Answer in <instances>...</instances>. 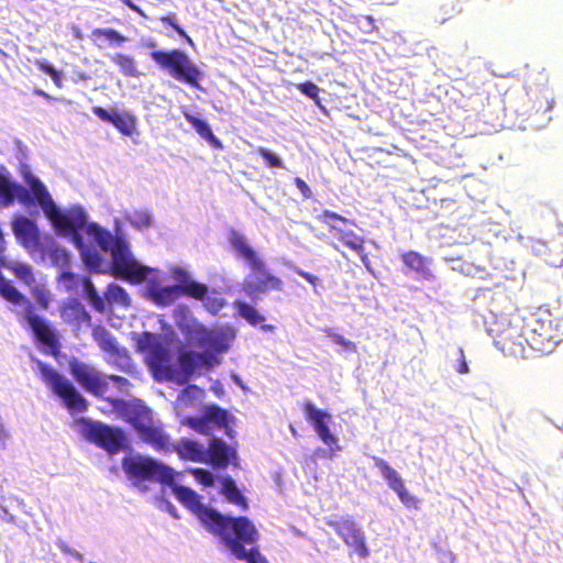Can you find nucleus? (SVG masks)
<instances>
[{"instance_id":"864d4df0","label":"nucleus","mask_w":563,"mask_h":563,"mask_svg":"<svg viewBox=\"0 0 563 563\" xmlns=\"http://www.w3.org/2000/svg\"><path fill=\"white\" fill-rule=\"evenodd\" d=\"M108 379L113 382L120 390H125L131 386L128 378L119 375H109Z\"/></svg>"},{"instance_id":"9b49d317","label":"nucleus","mask_w":563,"mask_h":563,"mask_svg":"<svg viewBox=\"0 0 563 563\" xmlns=\"http://www.w3.org/2000/svg\"><path fill=\"white\" fill-rule=\"evenodd\" d=\"M68 365L70 375L86 391L96 397L103 398L114 408L123 404L120 399L103 397L108 389V382L102 377L101 373L97 368L75 357L69 361Z\"/></svg>"},{"instance_id":"2f4dec72","label":"nucleus","mask_w":563,"mask_h":563,"mask_svg":"<svg viewBox=\"0 0 563 563\" xmlns=\"http://www.w3.org/2000/svg\"><path fill=\"white\" fill-rule=\"evenodd\" d=\"M222 489L221 493L225 496V499L241 507L243 510H246L249 507L247 499L236 487L234 479L230 476L223 477L222 481Z\"/></svg>"},{"instance_id":"09e8293b","label":"nucleus","mask_w":563,"mask_h":563,"mask_svg":"<svg viewBox=\"0 0 563 563\" xmlns=\"http://www.w3.org/2000/svg\"><path fill=\"white\" fill-rule=\"evenodd\" d=\"M190 473L192 474L195 479L197 482H199L200 484H202L203 486H206V487L213 486L214 477L209 471L203 470V468H192L190 471Z\"/></svg>"},{"instance_id":"72a5a7b5","label":"nucleus","mask_w":563,"mask_h":563,"mask_svg":"<svg viewBox=\"0 0 563 563\" xmlns=\"http://www.w3.org/2000/svg\"><path fill=\"white\" fill-rule=\"evenodd\" d=\"M82 287H84L85 297H86L87 301L89 302V305L97 312L103 313L106 311L104 298H102L98 294L95 285L92 284L91 279L88 276L82 277Z\"/></svg>"},{"instance_id":"0eeeda50","label":"nucleus","mask_w":563,"mask_h":563,"mask_svg":"<svg viewBox=\"0 0 563 563\" xmlns=\"http://www.w3.org/2000/svg\"><path fill=\"white\" fill-rule=\"evenodd\" d=\"M151 58L161 68L166 69L175 80L200 89L202 71L185 52L180 49H172L168 52L153 51Z\"/></svg>"},{"instance_id":"680f3d73","label":"nucleus","mask_w":563,"mask_h":563,"mask_svg":"<svg viewBox=\"0 0 563 563\" xmlns=\"http://www.w3.org/2000/svg\"><path fill=\"white\" fill-rule=\"evenodd\" d=\"M556 229L559 235L563 236V216L558 220Z\"/></svg>"},{"instance_id":"5701e85b","label":"nucleus","mask_w":563,"mask_h":563,"mask_svg":"<svg viewBox=\"0 0 563 563\" xmlns=\"http://www.w3.org/2000/svg\"><path fill=\"white\" fill-rule=\"evenodd\" d=\"M518 338L521 340L526 339L523 325L520 328L517 325H509L499 333L497 344L505 352L511 354L523 353L527 342L518 341Z\"/></svg>"},{"instance_id":"20e7f679","label":"nucleus","mask_w":563,"mask_h":563,"mask_svg":"<svg viewBox=\"0 0 563 563\" xmlns=\"http://www.w3.org/2000/svg\"><path fill=\"white\" fill-rule=\"evenodd\" d=\"M219 538L238 560L246 563H268L256 545L258 531L247 517H235Z\"/></svg>"},{"instance_id":"9d476101","label":"nucleus","mask_w":563,"mask_h":563,"mask_svg":"<svg viewBox=\"0 0 563 563\" xmlns=\"http://www.w3.org/2000/svg\"><path fill=\"white\" fill-rule=\"evenodd\" d=\"M327 526L332 528L343 543L361 559L369 556L365 532L351 516L332 517L325 519Z\"/></svg>"},{"instance_id":"b1692460","label":"nucleus","mask_w":563,"mask_h":563,"mask_svg":"<svg viewBox=\"0 0 563 563\" xmlns=\"http://www.w3.org/2000/svg\"><path fill=\"white\" fill-rule=\"evenodd\" d=\"M195 339L200 346L217 353H223L229 349V342L221 331L208 330L203 327L194 330Z\"/></svg>"},{"instance_id":"f257e3e1","label":"nucleus","mask_w":563,"mask_h":563,"mask_svg":"<svg viewBox=\"0 0 563 563\" xmlns=\"http://www.w3.org/2000/svg\"><path fill=\"white\" fill-rule=\"evenodd\" d=\"M135 350L144 354V361L156 382H169L178 386L189 383L200 368H211L218 361L210 352L180 351L178 366L173 365V353L168 341L161 334L148 331L135 334Z\"/></svg>"},{"instance_id":"2eb2a0df","label":"nucleus","mask_w":563,"mask_h":563,"mask_svg":"<svg viewBox=\"0 0 563 563\" xmlns=\"http://www.w3.org/2000/svg\"><path fill=\"white\" fill-rule=\"evenodd\" d=\"M372 459L375 466L379 470L383 478L386 481L388 487L397 494L399 500L407 508L419 509L420 500L407 490L404 481L397 471L382 457L373 456Z\"/></svg>"},{"instance_id":"4c0bfd02","label":"nucleus","mask_w":563,"mask_h":563,"mask_svg":"<svg viewBox=\"0 0 563 563\" xmlns=\"http://www.w3.org/2000/svg\"><path fill=\"white\" fill-rule=\"evenodd\" d=\"M205 415L207 419L209 420V423L211 424L212 429L216 428H227L228 427V411L217 407L211 406L208 407L205 411Z\"/></svg>"},{"instance_id":"69168bd1","label":"nucleus","mask_w":563,"mask_h":563,"mask_svg":"<svg viewBox=\"0 0 563 563\" xmlns=\"http://www.w3.org/2000/svg\"><path fill=\"white\" fill-rule=\"evenodd\" d=\"M275 329L272 324H262V330L264 331H273Z\"/></svg>"},{"instance_id":"4be33fe9","label":"nucleus","mask_w":563,"mask_h":563,"mask_svg":"<svg viewBox=\"0 0 563 563\" xmlns=\"http://www.w3.org/2000/svg\"><path fill=\"white\" fill-rule=\"evenodd\" d=\"M59 313L65 323L76 328L91 324V316L78 299L65 301L59 308Z\"/></svg>"},{"instance_id":"423d86ee","label":"nucleus","mask_w":563,"mask_h":563,"mask_svg":"<svg viewBox=\"0 0 563 563\" xmlns=\"http://www.w3.org/2000/svg\"><path fill=\"white\" fill-rule=\"evenodd\" d=\"M169 486L176 498L201 521L210 533L217 537H219L235 518L224 516L205 506L200 501V496L189 487L177 485L175 482Z\"/></svg>"},{"instance_id":"39448f33","label":"nucleus","mask_w":563,"mask_h":563,"mask_svg":"<svg viewBox=\"0 0 563 563\" xmlns=\"http://www.w3.org/2000/svg\"><path fill=\"white\" fill-rule=\"evenodd\" d=\"M121 464L128 479L135 486L145 482L173 485L175 479L172 467L151 456L141 454L124 456Z\"/></svg>"},{"instance_id":"a878e982","label":"nucleus","mask_w":563,"mask_h":563,"mask_svg":"<svg viewBox=\"0 0 563 563\" xmlns=\"http://www.w3.org/2000/svg\"><path fill=\"white\" fill-rule=\"evenodd\" d=\"M86 233L96 241L102 251L110 252L111 254L112 250L117 247V242H125L121 238H114L110 232L95 222L87 225Z\"/></svg>"},{"instance_id":"58836bf2","label":"nucleus","mask_w":563,"mask_h":563,"mask_svg":"<svg viewBox=\"0 0 563 563\" xmlns=\"http://www.w3.org/2000/svg\"><path fill=\"white\" fill-rule=\"evenodd\" d=\"M57 283L62 284L66 291H74L80 285L82 286V277L69 271L63 269L57 276Z\"/></svg>"},{"instance_id":"f704fd0d","label":"nucleus","mask_w":563,"mask_h":563,"mask_svg":"<svg viewBox=\"0 0 563 563\" xmlns=\"http://www.w3.org/2000/svg\"><path fill=\"white\" fill-rule=\"evenodd\" d=\"M111 62L119 67L123 76L128 78H137L140 76V71L133 57L117 53L111 56Z\"/></svg>"},{"instance_id":"f3484780","label":"nucleus","mask_w":563,"mask_h":563,"mask_svg":"<svg viewBox=\"0 0 563 563\" xmlns=\"http://www.w3.org/2000/svg\"><path fill=\"white\" fill-rule=\"evenodd\" d=\"M12 232L27 252L34 253L41 249V232L36 223L25 216H15L11 221Z\"/></svg>"},{"instance_id":"f8f14e48","label":"nucleus","mask_w":563,"mask_h":563,"mask_svg":"<svg viewBox=\"0 0 563 563\" xmlns=\"http://www.w3.org/2000/svg\"><path fill=\"white\" fill-rule=\"evenodd\" d=\"M175 274L181 283L154 289L152 291L154 302L161 306H169L174 303L179 296H186L192 299H202L206 296L208 291L207 285L188 279V274L181 268H177Z\"/></svg>"},{"instance_id":"e433bc0d","label":"nucleus","mask_w":563,"mask_h":563,"mask_svg":"<svg viewBox=\"0 0 563 563\" xmlns=\"http://www.w3.org/2000/svg\"><path fill=\"white\" fill-rule=\"evenodd\" d=\"M31 295L42 310H47L53 301L51 290L44 284H34L31 286Z\"/></svg>"},{"instance_id":"79ce46f5","label":"nucleus","mask_w":563,"mask_h":563,"mask_svg":"<svg viewBox=\"0 0 563 563\" xmlns=\"http://www.w3.org/2000/svg\"><path fill=\"white\" fill-rule=\"evenodd\" d=\"M216 291L213 290L211 295H209V290L207 291L206 296L200 299L203 302V306L208 311H210L212 314L218 313L224 306L225 301L223 298L216 296Z\"/></svg>"},{"instance_id":"49530a36","label":"nucleus","mask_w":563,"mask_h":563,"mask_svg":"<svg viewBox=\"0 0 563 563\" xmlns=\"http://www.w3.org/2000/svg\"><path fill=\"white\" fill-rule=\"evenodd\" d=\"M297 89L308 98L312 99L316 102V104L320 106V88L314 82H300L297 85Z\"/></svg>"},{"instance_id":"6ab92c4d","label":"nucleus","mask_w":563,"mask_h":563,"mask_svg":"<svg viewBox=\"0 0 563 563\" xmlns=\"http://www.w3.org/2000/svg\"><path fill=\"white\" fill-rule=\"evenodd\" d=\"M15 199L25 208L36 203V199L31 190L29 191L22 185L0 174V207H10L14 203Z\"/></svg>"},{"instance_id":"f03ea898","label":"nucleus","mask_w":563,"mask_h":563,"mask_svg":"<svg viewBox=\"0 0 563 563\" xmlns=\"http://www.w3.org/2000/svg\"><path fill=\"white\" fill-rule=\"evenodd\" d=\"M23 179L29 186L36 199V203L41 207L44 214L51 221L58 234L70 236L75 245L82 250L85 246L81 230H86L87 214L81 207H74L66 212H62L55 205L46 186L35 177L31 172L23 173Z\"/></svg>"},{"instance_id":"1a4fd4ad","label":"nucleus","mask_w":563,"mask_h":563,"mask_svg":"<svg viewBox=\"0 0 563 563\" xmlns=\"http://www.w3.org/2000/svg\"><path fill=\"white\" fill-rule=\"evenodd\" d=\"M81 427V434L89 442L103 449L109 454L119 453L125 444V433L120 428H112L99 421L81 418L78 420Z\"/></svg>"},{"instance_id":"7c9ffc66","label":"nucleus","mask_w":563,"mask_h":563,"mask_svg":"<svg viewBox=\"0 0 563 563\" xmlns=\"http://www.w3.org/2000/svg\"><path fill=\"white\" fill-rule=\"evenodd\" d=\"M401 261L411 271L418 273L423 278L429 279L432 273L427 265V260L418 252L409 251L401 255Z\"/></svg>"},{"instance_id":"7ed1b4c3","label":"nucleus","mask_w":563,"mask_h":563,"mask_svg":"<svg viewBox=\"0 0 563 563\" xmlns=\"http://www.w3.org/2000/svg\"><path fill=\"white\" fill-rule=\"evenodd\" d=\"M230 241L232 247L244 258L251 269L243 280L242 289L252 300L258 299L261 295L268 291L283 290V280L268 271L265 262L249 245L242 234L233 233Z\"/></svg>"},{"instance_id":"473e14b6","label":"nucleus","mask_w":563,"mask_h":563,"mask_svg":"<svg viewBox=\"0 0 563 563\" xmlns=\"http://www.w3.org/2000/svg\"><path fill=\"white\" fill-rule=\"evenodd\" d=\"M234 308L242 319H244L249 324L256 327L262 324L265 321V317L260 313V311L252 305L238 300L234 302Z\"/></svg>"},{"instance_id":"de8ad7c7","label":"nucleus","mask_w":563,"mask_h":563,"mask_svg":"<svg viewBox=\"0 0 563 563\" xmlns=\"http://www.w3.org/2000/svg\"><path fill=\"white\" fill-rule=\"evenodd\" d=\"M51 257L52 260L54 261V263L63 268L65 267H68L69 266V255L68 253L55 245L52 250H51Z\"/></svg>"},{"instance_id":"bf43d9fd","label":"nucleus","mask_w":563,"mask_h":563,"mask_svg":"<svg viewBox=\"0 0 563 563\" xmlns=\"http://www.w3.org/2000/svg\"><path fill=\"white\" fill-rule=\"evenodd\" d=\"M125 5H128L132 11H134L135 13H137L139 15L143 16V18H146V14L144 13V11L137 7L136 4H134L132 2V0H121Z\"/></svg>"},{"instance_id":"bb28decb","label":"nucleus","mask_w":563,"mask_h":563,"mask_svg":"<svg viewBox=\"0 0 563 563\" xmlns=\"http://www.w3.org/2000/svg\"><path fill=\"white\" fill-rule=\"evenodd\" d=\"M175 451L183 460L191 462H207L206 451L197 441L183 438L175 445Z\"/></svg>"},{"instance_id":"c03bdc74","label":"nucleus","mask_w":563,"mask_h":563,"mask_svg":"<svg viewBox=\"0 0 563 563\" xmlns=\"http://www.w3.org/2000/svg\"><path fill=\"white\" fill-rule=\"evenodd\" d=\"M318 219L321 223L328 225L329 231L331 233H333L334 231H336L339 229L334 224H332L331 221L338 220L343 223L349 222V220L346 218H344L343 216H341L336 212L330 211V210H323L322 213L319 214Z\"/></svg>"},{"instance_id":"a18cd8bd","label":"nucleus","mask_w":563,"mask_h":563,"mask_svg":"<svg viewBox=\"0 0 563 563\" xmlns=\"http://www.w3.org/2000/svg\"><path fill=\"white\" fill-rule=\"evenodd\" d=\"M256 153L264 159V163L269 168H280L283 167L282 159L273 153L271 150L265 147H258Z\"/></svg>"},{"instance_id":"8fccbe9b","label":"nucleus","mask_w":563,"mask_h":563,"mask_svg":"<svg viewBox=\"0 0 563 563\" xmlns=\"http://www.w3.org/2000/svg\"><path fill=\"white\" fill-rule=\"evenodd\" d=\"M131 223L139 228H148L152 223L151 216L144 211H135L131 218Z\"/></svg>"},{"instance_id":"dca6fc26","label":"nucleus","mask_w":563,"mask_h":563,"mask_svg":"<svg viewBox=\"0 0 563 563\" xmlns=\"http://www.w3.org/2000/svg\"><path fill=\"white\" fill-rule=\"evenodd\" d=\"M302 410L306 420L313 427L320 440L331 450L333 446L339 450V440L329 428V422L332 420L331 415L324 410L318 409L311 401H305Z\"/></svg>"},{"instance_id":"c9c22d12","label":"nucleus","mask_w":563,"mask_h":563,"mask_svg":"<svg viewBox=\"0 0 563 563\" xmlns=\"http://www.w3.org/2000/svg\"><path fill=\"white\" fill-rule=\"evenodd\" d=\"M110 306L119 305L122 307H129L131 305L130 297L125 289L117 284H110L104 292V302Z\"/></svg>"},{"instance_id":"4d7b16f0","label":"nucleus","mask_w":563,"mask_h":563,"mask_svg":"<svg viewBox=\"0 0 563 563\" xmlns=\"http://www.w3.org/2000/svg\"><path fill=\"white\" fill-rule=\"evenodd\" d=\"M58 548L66 554H69L76 559H78L79 561H82V555L78 552H76L75 550H73L67 543L60 541L57 543Z\"/></svg>"},{"instance_id":"0e129e2a","label":"nucleus","mask_w":563,"mask_h":563,"mask_svg":"<svg viewBox=\"0 0 563 563\" xmlns=\"http://www.w3.org/2000/svg\"><path fill=\"white\" fill-rule=\"evenodd\" d=\"M553 104H554V101L551 99V100H547V104L544 107V111H549L553 108Z\"/></svg>"},{"instance_id":"c85d7f7f","label":"nucleus","mask_w":563,"mask_h":563,"mask_svg":"<svg viewBox=\"0 0 563 563\" xmlns=\"http://www.w3.org/2000/svg\"><path fill=\"white\" fill-rule=\"evenodd\" d=\"M91 41L98 48H104L108 42L112 46H121L128 38L114 29H95L90 34Z\"/></svg>"},{"instance_id":"4468645a","label":"nucleus","mask_w":563,"mask_h":563,"mask_svg":"<svg viewBox=\"0 0 563 563\" xmlns=\"http://www.w3.org/2000/svg\"><path fill=\"white\" fill-rule=\"evenodd\" d=\"M129 422L136 430L140 438L150 443L155 450L167 449L169 439L159 428L153 427L152 415L147 408L133 410Z\"/></svg>"},{"instance_id":"37998d69","label":"nucleus","mask_w":563,"mask_h":563,"mask_svg":"<svg viewBox=\"0 0 563 563\" xmlns=\"http://www.w3.org/2000/svg\"><path fill=\"white\" fill-rule=\"evenodd\" d=\"M159 21L165 25L172 27L180 37H183L189 44H192L191 37L185 32V30L177 23L174 13L163 15Z\"/></svg>"},{"instance_id":"3c124183","label":"nucleus","mask_w":563,"mask_h":563,"mask_svg":"<svg viewBox=\"0 0 563 563\" xmlns=\"http://www.w3.org/2000/svg\"><path fill=\"white\" fill-rule=\"evenodd\" d=\"M329 336L332 339V341L338 344V345H341L343 346L344 349L349 350V351H352V352H355L356 351V345L354 342L352 341H349L346 340L343 335L341 334H338V333H330L329 332Z\"/></svg>"},{"instance_id":"393cba45","label":"nucleus","mask_w":563,"mask_h":563,"mask_svg":"<svg viewBox=\"0 0 563 563\" xmlns=\"http://www.w3.org/2000/svg\"><path fill=\"white\" fill-rule=\"evenodd\" d=\"M332 234L336 236L341 242H343L344 245H346L349 249L356 252L360 255L363 264L369 268L371 261L367 253L365 252V241L363 236L357 235L353 231H344L342 229H338Z\"/></svg>"},{"instance_id":"774afa93","label":"nucleus","mask_w":563,"mask_h":563,"mask_svg":"<svg viewBox=\"0 0 563 563\" xmlns=\"http://www.w3.org/2000/svg\"><path fill=\"white\" fill-rule=\"evenodd\" d=\"M95 260H96V261H95V262H96V264H99L100 258H99V256H98V255H95Z\"/></svg>"},{"instance_id":"6e6d98bb","label":"nucleus","mask_w":563,"mask_h":563,"mask_svg":"<svg viewBox=\"0 0 563 563\" xmlns=\"http://www.w3.org/2000/svg\"><path fill=\"white\" fill-rule=\"evenodd\" d=\"M295 273L297 275H299L300 277L305 278L312 286H317V284L319 283V278L317 276H314L308 272H305L300 268H295Z\"/></svg>"},{"instance_id":"13d9d810","label":"nucleus","mask_w":563,"mask_h":563,"mask_svg":"<svg viewBox=\"0 0 563 563\" xmlns=\"http://www.w3.org/2000/svg\"><path fill=\"white\" fill-rule=\"evenodd\" d=\"M361 20H364L367 23V27L364 30L365 33H372L378 30L372 15H362L360 21Z\"/></svg>"},{"instance_id":"a19ab883","label":"nucleus","mask_w":563,"mask_h":563,"mask_svg":"<svg viewBox=\"0 0 563 563\" xmlns=\"http://www.w3.org/2000/svg\"><path fill=\"white\" fill-rule=\"evenodd\" d=\"M186 424L196 432L205 435L209 434L213 430L205 413L200 417L186 418Z\"/></svg>"},{"instance_id":"052dcab7","label":"nucleus","mask_w":563,"mask_h":563,"mask_svg":"<svg viewBox=\"0 0 563 563\" xmlns=\"http://www.w3.org/2000/svg\"><path fill=\"white\" fill-rule=\"evenodd\" d=\"M34 93L36 96H40L42 97L43 99H45L46 101H56V99L52 96H49L47 92H45L44 90H41V89H35L34 90Z\"/></svg>"},{"instance_id":"ea45409f","label":"nucleus","mask_w":563,"mask_h":563,"mask_svg":"<svg viewBox=\"0 0 563 563\" xmlns=\"http://www.w3.org/2000/svg\"><path fill=\"white\" fill-rule=\"evenodd\" d=\"M36 67L48 75L56 87L62 88L63 87V78H62V71L57 70L51 63H48L46 59H38L35 62Z\"/></svg>"},{"instance_id":"cd10ccee","label":"nucleus","mask_w":563,"mask_h":563,"mask_svg":"<svg viewBox=\"0 0 563 563\" xmlns=\"http://www.w3.org/2000/svg\"><path fill=\"white\" fill-rule=\"evenodd\" d=\"M184 118L186 121L196 130V132L200 135V137L205 139L209 142L211 146L214 148H221V141L213 134L209 123L205 120H201L194 114H191L188 110L183 111Z\"/></svg>"},{"instance_id":"e2e57ef3","label":"nucleus","mask_w":563,"mask_h":563,"mask_svg":"<svg viewBox=\"0 0 563 563\" xmlns=\"http://www.w3.org/2000/svg\"><path fill=\"white\" fill-rule=\"evenodd\" d=\"M550 265H551V266H553V267L563 268V258H562V260H560L559 262L551 261V262H550Z\"/></svg>"},{"instance_id":"6e6552de","label":"nucleus","mask_w":563,"mask_h":563,"mask_svg":"<svg viewBox=\"0 0 563 563\" xmlns=\"http://www.w3.org/2000/svg\"><path fill=\"white\" fill-rule=\"evenodd\" d=\"M38 369L42 380L62 399L65 408L70 413H82L88 410L89 402L87 399L65 376L48 364L42 362L38 363Z\"/></svg>"},{"instance_id":"a211bd4d","label":"nucleus","mask_w":563,"mask_h":563,"mask_svg":"<svg viewBox=\"0 0 563 563\" xmlns=\"http://www.w3.org/2000/svg\"><path fill=\"white\" fill-rule=\"evenodd\" d=\"M523 328L526 339L518 338V341L527 342V346L542 354L551 351L553 341L550 325L541 324L539 320L531 318L525 321Z\"/></svg>"},{"instance_id":"ddd939ff","label":"nucleus","mask_w":563,"mask_h":563,"mask_svg":"<svg viewBox=\"0 0 563 563\" xmlns=\"http://www.w3.org/2000/svg\"><path fill=\"white\" fill-rule=\"evenodd\" d=\"M111 260L112 275L115 278L128 280L131 284H141L146 279L148 268L140 265L133 258L126 242H117Z\"/></svg>"},{"instance_id":"603ef678","label":"nucleus","mask_w":563,"mask_h":563,"mask_svg":"<svg viewBox=\"0 0 563 563\" xmlns=\"http://www.w3.org/2000/svg\"><path fill=\"white\" fill-rule=\"evenodd\" d=\"M295 185L305 199H310L312 197V191L303 179H301L300 177H296Z\"/></svg>"},{"instance_id":"338daca9","label":"nucleus","mask_w":563,"mask_h":563,"mask_svg":"<svg viewBox=\"0 0 563 563\" xmlns=\"http://www.w3.org/2000/svg\"><path fill=\"white\" fill-rule=\"evenodd\" d=\"M196 388H197L196 386L190 385V386L186 387V388L183 390V393H187L189 389H196Z\"/></svg>"},{"instance_id":"aec40b11","label":"nucleus","mask_w":563,"mask_h":563,"mask_svg":"<svg viewBox=\"0 0 563 563\" xmlns=\"http://www.w3.org/2000/svg\"><path fill=\"white\" fill-rule=\"evenodd\" d=\"M93 114L103 122L112 124L120 133L132 136L136 132V117L128 111H108L102 107H93Z\"/></svg>"},{"instance_id":"412c9836","label":"nucleus","mask_w":563,"mask_h":563,"mask_svg":"<svg viewBox=\"0 0 563 563\" xmlns=\"http://www.w3.org/2000/svg\"><path fill=\"white\" fill-rule=\"evenodd\" d=\"M208 455L207 461L218 468H227L231 462L238 460L235 449L229 446L223 440L213 438L209 442V446L206 451Z\"/></svg>"},{"instance_id":"c756f323","label":"nucleus","mask_w":563,"mask_h":563,"mask_svg":"<svg viewBox=\"0 0 563 563\" xmlns=\"http://www.w3.org/2000/svg\"><path fill=\"white\" fill-rule=\"evenodd\" d=\"M91 335L98 346L111 355H119L120 350L115 339L111 335L108 329L103 325H96L92 328Z\"/></svg>"},{"instance_id":"5fc2aeb1","label":"nucleus","mask_w":563,"mask_h":563,"mask_svg":"<svg viewBox=\"0 0 563 563\" xmlns=\"http://www.w3.org/2000/svg\"><path fill=\"white\" fill-rule=\"evenodd\" d=\"M457 352H459V364L456 366V372L460 374H466V373H468L470 369H468V365L466 362L464 351L462 347H459Z\"/></svg>"}]
</instances>
